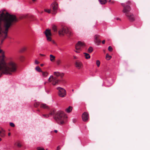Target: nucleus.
Wrapping results in <instances>:
<instances>
[{
    "label": "nucleus",
    "instance_id": "nucleus-1",
    "mask_svg": "<svg viewBox=\"0 0 150 150\" xmlns=\"http://www.w3.org/2000/svg\"><path fill=\"white\" fill-rule=\"evenodd\" d=\"M18 21L16 16L4 11L0 15V38L1 43L7 37L9 29Z\"/></svg>",
    "mask_w": 150,
    "mask_h": 150
},
{
    "label": "nucleus",
    "instance_id": "nucleus-2",
    "mask_svg": "<svg viewBox=\"0 0 150 150\" xmlns=\"http://www.w3.org/2000/svg\"><path fill=\"white\" fill-rule=\"evenodd\" d=\"M5 58L4 52L0 49V77L3 74L11 75L16 70V64L12 61L6 63Z\"/></svg>",
    "mask_w": 150,
    "mask_h": 150
},
{
    "label": "nucleus",
    "instance_id": "nucleus-3",
    "mask_svg": "<svg viewBox=\"0 0 150 150\" xmlns=\"http://www.w3.org/2000/svg\"><path fill=\"white\" fill-rule=\"evenodd\" d=\"M48 114L49 115V116L54 115V118L59 124L62 125L64 124L66 121L67 117L62 111H58L56 113L54 110H51Z\"/></svg>",
    "mask_w": 150,
    "mask_h": 150
},
{
    "label": "nucleus",
    "instance_id": "nucleus-4",
    "mask_svg": "<svg viewBox=\"0 0 150 150\" xmlns=\"http://www.w3.org/2000/svg\"><path fill=\"white\" fill-rule=\"evenodd\" d=\"M54 76H51L48 79V81L51 82L53 86L58 85L61 82L64 81V80L62 79L64 76L63 73H61L58 72H54Z\"/></svg>",
    "mask_w": 150,
    "mask_h": 150
},
{
    "label": "nucleus",
    "instance_id": "nucleus-5",
    "mask_svg": "<svg viewBox=\"0 0 150 150\" xmlns=\"http://www.w3.org/2000/svg\"><path fill=\"white\" fill-rule=\"evenodd\" d=\"M121 5L123 7V12L125 13V16L130 21H134L135 20L134 16L133 14L129 12L131 10L130 6H125L124 4H121Z\"/></svg>",
    "mask_w": 150,
    "mask_h": 150
},
{
    "label": "nucleus",
    "instance_id": "nucleus-6",
    "mask_svg": "<svg viewBox=\"0 0 150 150\" xmlns=\"http://www.w3.org/2000/svg\"><path fill=\"white\" fill-rule=\"evenodd\" d=\"M59 34L60 35H64V34H65L68 36H71L72 34L71 32L66 27L62 28L59 31Z\"/></svg>",
    "mask_w": 150,
    "mask_h": 150
},
{
    "label": "nucleus",
    "instance_id": "nucleus-7",
    "mask_svg": "<svg viewBox=\"0 0 150 150\" xmlns=\"http://www.w3.org/2000/svg\"><path fill=\"white\" fill-rule=\"evenodd\" d=\"M56 89L58 91L57 93L59 96L64 98L66 96L67 92L64 88L61 87H57Z\"/></svg>",
    "mask_w": 150,
    "mask_h": 150
},
{
    "label": "nucleus",
    "instance_id": "nucleus-8",
    "mask_svg": "<svg viewBox=\"0 0 150 150\" xmlns=\"http://www.w3.org/2000/svg\"><path fill=\"white\" fill-rule=\"evenodd\" d=\"M58 8V5L55 2L52 4L51 5V8L52 10V14L55 15L57 13V11Z\"/></svg>",
    "mask_w": 150,
    "mask_h": 150
},
{
    "label": "nucleus",
    "instance_id": "nucleus-9",
    "mask_svg": "<svg viewBox=\"0 0 150 150\" xmlns=\"http://www.w3.org/2000/svg\"><path fill=\"white\" fill-rule=\"evenodd\" d=\"M85 46V43L80 41H78L75 45V49L77 50H81L82 48Z\"/></svg>",
    "mask_w": 150,
    "mask_h": 150
},
{
    "label": "nucleus",
    "instance_id": "nucleus-10",
    "mask_svg": "<svg viewBox=\"0 0 150 150\" xmlns=\"http://www.w3.org/2000/svg\"><path fill=\"white\" fill-rule=\"evenodd\" d=\"M45 34L47 38V40L48 41H51V36H52L50 30L49 29H46L45 32Z\"/></svg>",
    "mask_w": 150,
    "mask_h": 150
},
{
    "label": "nucleus",
    "instance_id": "nucleus-11",
    "mask_svg": "<svg viewBox=\"0 0 150 150\" xmlns=\"http://www.w3.org/2000/svg\"><path fill=\"white\" fill-rule=\"evenodd\" d=\"M89 117L88 114L86 112H84L82 115V119L84 122H86L88 120Z\"/></svg>",
    "mask_w": 150,
    "mask_h": 150
},
{
    "label": "nucleus",
    "instance_id": "nucleus-12",
    "mask_svg": "<svg viewBox=\"0 0 150 150\" xmlns=\"http://www.w3.org/2000/svg\"><path fill=\"white\" fill-rule=\"evenodd\" d=\"M100 35H96L94 36V41L95 43L98 45L101 42V41L99 39Z\"/></svg>",
    "mask_w": 150,
    "mask_h": 150
},
{
    "label": "nucleus",
    "instance_id": "nucleus-13",
    "mask_svg": "<svg viewBox=\"0 0 150 150\" xmlns=\"http://www.w3.org/2000/svg\"><path fill=\"white\" fill-rule=\"evenodd\" d=\"M75 65L76 67L78 69L81 68L83 66L82 63L79 60H76L75 62Z\"/></svg>",
    "mask_w": 150,
    "mask_h": 150
},
{
    "label": "nucleus",
    "instance_id": "nucleus-14",
    "mask_svg": "<svg viewBox=\"0 0 150 150\" xmlns=\"http://www.w3.org/2000/svg\"><path fill=\"white\" fill-rule=\"evenodd\" d=\"M5 131L2 128L0 127V136L1 137H5Z\"/></svg>",
    "mask_w": 150,
    "mask_h": 150
},
{
    "label": "nucleus",
    "instance_id": "nucleus-15",
    "mask_svg": "<svg viewBox=\"0 0 150 150\" xmlns=\"http://www.w3.org/2000/svg\"><path fill=\"white\" fill-rule=\"evenodd\" d=\"M40 107L44 109H49V107L45 104L42 103L40 105Z\"/></svg>",
    "mask_w": 150,
    "mask_h": 150
},
{
    "label": "nucleus",
    "instance_id": "nucleus-16",
    "mask_svg": "<svg viewBox=\"0 0 150 150\" xmlns=\"http://www.w3.org/2000/svg\"><path fill=\"white\" fill-rule=\"evenodd\" d=\"M72 107L70 106L65 109V111L69 113L71 112L72 110Z\"/></svg>",
    "mask_w": 150,
    "mask_h": 150
},
{
    "label": "nucleus",
    "instance_id": "nucleus-17",
    "mask_svg": "<svg viewBox=\"0 0 150 150\" xmlns=\"http://www.w3.org/2000/svg\"><path fill=\"white\" fill-rule=\"evenodd\" d=\"M50 60L52 62H54L55 59V57L52 54H50Z\"/></svg>",
    "mask_w": 150,
    "mask_h": 150
},
{
    "label": "nucleus",
    "instance_id": "nucleus-18",
    "mask_svg": "<svg viewBox=\"0 0 150 150\" xmlns=\"http://www.w3.org/2000/svg\"><path fill=\"white\" fill-rule=\"evenodd\" d=\"M98 1L101 4H105L107 1V0H98Z\"/></svg>",
    "mask_w": 150,
    "mask_h": 150
},
{
    "label": "nucleus",
    "instance_id": "nucleus-19",
    "mask_svg": "<svg viewBox=\"0 0 150 150\" xmlns=\"http://www.w3.org/2000/svg\"><path fill=\"white\" fill-rule=\"evenodd\" d=\"M41 72L42 73V76L44 77H46L48 74V73L47 71L43 72L42 71Z\"/></svg>",
    "mask_w": 150,
    "mask_h": 150
},
{
    "label": "nucleus",
    "instance_id": "nucleus-20",
    "mask_svg": "<svg viewBox=\"0 0 150 150\" xmlns=\"http://www.w3.org/2000/svg\"><path fill=\"white\" fill-rule=\"evenodd\" d=\"M84 54H85V56L86 59H88L90 58V56L89 54L86 53H84Z\"/></svg>",
    "mask_w": 150,
    "mask_h": 150
},
{
    "label": "nucleus",
    "instance_id": "nucleus-21",
    "mask_svg": "<svg viewBox=\"0 0 150 150\" xmlns=\"http://www.w3.org/2000/svg\"><path fill=\"white\" fill-rule=\"evenodd\" d=\"M35 69L36 71L39 72H42V71L41 70L39 66H37L35 68Z\"/></svg>",
    "mask_w": 150,
    "mask_h": 150
},
{
    "label": "nucleus",
    "instance_id": "nucleus-22",
    "mask_svg": "<svg viewBox=\"0 0 150 150\" xmlns=\"http://www.w3.org/2000/svg\"><path fill=\"white\" fill-rule=\"evenodd\" d=\"M111 58V56L109 55L108 54H107L106 55V59L109 60Z\"/></svg>",
    "mask_w": 150,
    "mask_h": 150
},
{
    "label": "nucleus",
    "instance_id": "nucleus-23",
    "mask_svg": "<svg viewBox=\"0 0 150 150\" xmlns=\"http://www.w3.org/2000/svg\"><path fill=\"white\" fill-rule=\"evenodd\" d=\"M93 51V49L92 47H89L88 50V52L89 53H91Z\"/></svg>",
    "mask_w": 150,
    "mask_h": 150
},
{
    "label": "nucleus",
    "instance_id": "nucleus-24",
    "mask_svg": "<svg viewBox=\"0 0 150 150\" xmlns=\"http://www.w3.org/2000/svg\"><path fill=\"white\" fill-rule=\"evenodd\" d=\"M52 30L55 32H56L57 31V28L56 26L54 25L53 26Z\"/></svg>",
    "mask_w": 150,
    "mask_h": 150
},
{
    "label": "nucleus",
    "instance_id": "nucleus-25",
    "mask_svg": "<svg viewBox=\"0 0 150 150\" xmlns=\"http://www.w3.org/2000/svg\"><path fill=\"white\" fill-rule=\"evenodd\" d=\"M42 116L44 118H48L49 117V115L48 114H42Z\"/></svg>",
    "mask_w": 150,
    "mask_h": 150
},
{
    "label": "nucleus",
    "instance_id": "nucleus-26",
    "mask_svg": "<svg viewBox=\"0 0 150 150\" xmlns=\"http://www.w3.org/2000/svg\"><path fill=\"white\" fill-rule=\"evenodd\" d=\"M40 105L39 103L36 102L34 104V106L35 107L37 108Z\"/></svg>",
    "mask_w": 150,
    "mask_h": 150
},
{
    "label": "nucleus",
    "instance_id": "nucleus-27",
    "mask_svg": "<svg viewBox=\"0 0 150 150\" xmlns=\"http://www.w3.org/2000/svg\"><path fill=\"white\" fill-rule=\"evenodd\" d=\"M44 11L45 12L48 13H51V10L50 9H44Z\"/></svg>",
    "mask_w": 150,
    "mask_h": 150
},
{
    "label": "nucleus",
    "instance_id": "nucleus-28",
    "mask_svg": "<svg viewBox=\"0 0 150 150\" xmlns=\"http://www.w3.org/2000/svg\"><path fill=\"white\" fill-rule=\"evenodd\" d=\"M96 64L98 67H99L100 64V62L98 60H97L96 61Z\"/></svg>",
    "mask_w": 150,
    "mask_h": 150
},
{
    "label": "nucleus",
    "instance_id": "nucleus-29",
    "mask_svg": "<svg viewBox=\"0 0 150 150\" xmlns=\"http://www.w3.org/2000/svg\"><path fill=\"white\" fill-rule=\"evenodd\" d=\"M36 149L37 150H45L44 148L42 147H38Z\"/></svg>",
    "mask_w": 150,
    "mask_h": 150
},
{
    "label": "nucleus",
    "instance_id": "nucleus-30",
    "mask_svg": "<svg viewBox=\"0 0 150 150\" xmlns=\"http://www.w3.org/2000/svg\"><path fill=\"white\" fill-rule=\"evenodd\" d=\"M123 4H125V6H126L127 5L129 6V5L130 4H131V2L130 1H128L126 3V4L125 3Z\"/></svg>",
    "mask_w": 150,
    "mask_h": 150
},
{
    "label": "nucleus",
    "instance_id": "nucleus-31",
    "mask_svg": "<svg viewBox=\"0 0 150 150\" xmlns=\"http://www.w3.org/2000/svg\"><path fill=\"white\" fill-rule=\"evenodd\" d=\"M61 61L60 59H58L57 61V65H59L61 63Z\"/></svg>",
    "mask_w": 150,
    "mask_h": 150
},
{
    "label": "nucleus",
    "instance_id": "nucleus-32",
    "mask_svg": "<svg viewBox=\"0 0 150 150\" xmlns=\"http://www.w3.org/2000/svg\"><path fill=\"white\" fill-rule=\"evenodd\" d=\"M108 50L110 52H112V51L113 49L111 46H109L108 47Z\"/></svg>",
    "mask_w": 150,
    "mask_h": 150
},
{
    "label": "nucleus",
    "instance_id": "nucleus-33",
    "mask_svg": "<svg viewBox=\"0 0 150 150\" xmlns=\"http://www.w3.org/2000/svg\"><path fill=\"white\" fill-rule=\"evenodd\" d=\"M26 48L25 47H23L20 50V52H23L24 51L26 50Z\"/></svg>",
    "mask_w": 150,
    "mask_h": 150
},
{
    "label": "nucleus",
    "instance_id": "nucleus-34",
    "mask_svg": "<svg viewBox=\"0 0 150 150\" xmlns=\"http://www.w3.org/2000/svg\"><path fill=\"white\" fill-rule=\"evenodd\" d=\"M10 126L13 127H15V125L12 122H11L10 123Z\"/></svg>",
    "mask_w": 150,
    "mask_h": 150
},
{
    "label": "nucleus",
    "instance_id": "nucleus-35",
    "mask_svg": "<svg viewBox=\"0 0 150 150\" xmlns=\"http://www.w3.org/2000/svg\"><path fill=\"white\" fill-rule=\"evenodd\" d=\"M17 146L18 147H21L22 146V145L19 143H17Z\"/></svg>",
    "mask_w": 150,
    "mask_h": 150
},
{
    "label": "nucleus",
    "instance_id": "nucleus-36",
    "mask_svg": "<svg viewBox=\"0 0 150 150\" xmlns=\"http://www.w3.org/2000/svg\"><path fill=\"white\" fill-rule=\"evenodd\" d=\"M20 60L22 61H23L24 59V57L23 56H21L20 57Z\"/></svg>",
    "mask_w": 150,
    "mask_h": 150
},
{
    "label": "nucleus",
    "instance_id": "nucleus-37",
    "mask_svg": "<svg viewBox=\"0 0 150 150\" xmlns=\"http://www.w3.org/2000/svg\"><path fill=\"white\" fill-rule=\"evenodd\" d=\"M40 63L39 62H38V61H37L36 60H35V64H38Z\"/></svg>",
    "mask_w": 150,
    "mask_h": 150
},
{
    "label": "nucleus",
    "instance_id": "nucleus-38",
    "mask_svg": "<svg viewBox=\"0 0 150 150\" xmlns=\"http://www.w3.org/2000/svg\"><path fill=\"white\" fill-rule=\"evenodd\" d=\"M81 50H75V52H76L77 53H79L80 52V51Z\"/></svg>",
    "mask_w": 150,
    "mask_h": 150
},
{
    "label": "nucleus",
    "instance_id": "nucleus-39",
    "mask_svg": "<svg viewBox=\"0 0 150 150\" xmlns=\"http://www.w3.org/2000/svg\"><path fill=\"white\" fill-rule=\"evenodd\" d=\"M60 149V148L59 146H58L57 149V150H59Z\"/></svg>",
    "mask_w": 150,
    "mask_h": 150
},
{
    "label": "nucleus",
    "instance_id": "nucleus-40",
    "mask_svg": "<svg viewBox=\"0 0 150 150\" xmlns=\"http://www.w3.org/2000/svg\"><path fill=\"white\" fill-rule=\"evenodd\" d=\"M76 121V120L75 119H74L73 120V122L74 123H75Z\"/></svg>",
    "mask_w": 150,
    "mask_h": 150
},
{
    "label": "nucleus",
    "instance_id": "nucleus-41",
    "mask_svg": "<svg viewBox=\"0 0 150 150\" xmlns=\"http://www.w3.org/2000/svg\"><path fill=\"white\" fill-rule=\"evenodd\" d=\"M51 41H52V42L53 44H55V42L54 41V40H51Z\"/></svg>",
    "mask_w": 150,
    "mask_h": 150
},
{
    "label": "nucleus",
    "instance_id": "nucleus-42",
    "mask_svg": "<svg viewBox=\"0 0 150 150\" xmlns=\"http://www.w3.org/2000/svg\"><path fill=\"white\" fill-rule=\"evenodd\" d=\"M105 40H103L102 41V43L103 44H104L105 43Z\"/></svg>",
    "mask_w": 150,
    "mask_h": 150
},
{
    "label": "nucleus",
    "instance_id": "nucleus-43",
    "mask_svg": "<svg viewBox=\"0 0 150 150\" xmlns=\"http://www.w3.org/2000/svg\"><path fill=\"white\" fill-rule=\"evenodd\" d=\"M115 3V1H111V2L110 3L112 4H113Z\"/></svg>",
    "mask_w": 150,
    "mask_h": 150
},
{
    "label": "nucleus",
    "instance_id": "nucleus-44",
    "mask_svg": "<svg viewBox=\"0 0 150 150\" xmlns=\"http://www.w3.org/2000/svg\"><path fill=\"white\" fill-rule=\"evenodd\" d=\"M40 56H45V55H44V54H40Z\"/></svg>",
    "mask_w": 150,
    "mask_h": 150
},
{
    "label": "nucleus",
    "instance_id": "nucleus-45",
    "mask_svg": "<svg viewBox=\"0 0 150 150\" xmlns=\"http://www.w3.org/2000/svg\"><path fill=\"white\" fill-rule=\"evenodd\" d=\"M74 59H76L77 57L75 56H74Z\"/></svg>",
    "mask_w": 150,
    "mask_h": 150
},
{
    "label": "nucleus",
    "instance_id": "nucleus-46",
    "mask_svg": "<svg viewBox=\"0 0 150 150\" xmlns=\"http://www.w3.org/2000/svg\"><path fill=\"white\" fill-rule=\"evenodd\" d=\"M54 131L56 133H57V130H54Z\"/></svg>",
    "mask_w": 150,
    "mask_h": 150
},
{
    "label": "nucleus",
    "instance_id": "nucleus-47",
    "mask_svg": "<svg viewBox=\"0 0 150 150\" xmlns=\"http://www.w3.org/2000/svg\"><path fill=\"white\" fill-rule=\"evenodd\" d=\"M116 19H117V20H120V18H117Z\"/></svg>",
    "mask_w": 150,
    "mask_h": 150
},
{
    "label": "nucleus",
    "instance_id": "nucleus-48",
    "mask_svg": "<svg viewBox=\"0 0 150 150\" xmlns=\"http://www.w3.org/2000/svg\"><path fill=\"white\" fill-rule=\"evenodd\" d=\"M43 65H44V64H40V66L41 67L43 66Z\"/></svg>",
    "mask_w": 150,
    "mask_h": 150
},
{
    "label": "nucleus",
    "instance_id": "nucleus-49",
    "mask_svg": "<svg viewBox=\"0 0 150 150\" xmlns=\"http://www.w3.org/2000/svg\"><path fill=\"white\" fill-rule=\"evenodd\" d=\"M8 135L9 136H10L11 135V133H8Z\"/></svg>",
    "mask_w": 150,
    "mask_h": 150
},
{
    "label": "nucleus",
    "instance_id": "nucleus-50",
    "mask_svg": "<svg viewBox=\"0 0 150 150\" xmlns=\"http://www.w3.org/2000/svg\"><path fill=\"white\" fill-rule=\"evenodd\" d=\"M111 1H111V0H109V1L108 2H110V3L111 2Z\"/></svg>",
    "mask_w": 150,
    "mask_h": 150
},
{
    "label": "nucleus",
    "instance_id": "nucleus-51",
    "mask_svg": "<svg viewBox=\"0 0 150 150\" xmlns=\"http://www.w3.org/2000/svg\"><path fill=\"white\" fill-rule=\"evenodd\" d=\"M32 1H33V2H35V1H36V0H32Z\"/></svg>",
    "mask_w": 150,
    "mask_h": 150
},
{
    "label": "nucleus",
    "instance_id": "nucleus-52",
    "mask_svg": "<svg viewBox=\"0 0 150 150\" xmlns=\"http://www.w3.org/2000/svg\"><path fill=\"white\" fill-rule=\"evenodd\" d=\"M1 139L0 137V141H1Z\"/></svg>",
    "mask_w": 150,
    "mask_h": 150
},
{
    "label": "nucleus",
    "instance_id": "nucleus-53",
    "mask_svg": "<svg viewBox=\"0 0 150 150\" xmlns=\"http://www.w3.org/2000/svg\"><path fill=\"white\" fill-rule=\"evenodd\" d=\"M37 111H39V112H40V110H37Z\"/></svg>",
    "mask_w": 150,
    "mask_h": 150
},
{
    "label": "nucleus",
    "instance_id": "nucleus-54",
    "mask_svg": "<svg viewBox=\"0 0 150 150\" xmlns=\"http://www.w3.org/2000/svg\"><path fill=\"white\" fill-rule=\"evenodd\" d=\"M46 83H47L46 82H45V83H44V84H45Z\"/></svg>",
    "mask_w": 150,
    "mask_h": 150
},
{
    "label": "nucleus",
    "instance_id": "nucleus-55",
    "mask_svg": "<svg viewBox=\"0 0 150 150\" xmlns=\"http://www.w3.org/2000/svg\"><path fill=\"white\" fill-rule=\"evenodd\" d=\"M43 13V12L42 11V12H41V13Z\"/></svg>",
    "mask_w": 150,
    "mask_h": 150
},
{
    "label": "nucleus",
    "instance_id": "nucleus-56",
    "mask_svg": "<svg viewBox=\"0 0 150 150\" xmlns=\"http://www.w3.org/2000/svg\"><path fill=\"white\" fill-rule=\"evenodd\" d=\"M72 91H74V90L73 89V90H72Z\"/></svg>",
    "mask_w": 150,
    "mask_h": 150
},
{
    "label": "nucleus",
    "instance_id": "nucleus-57",
    "mask_svg": "<svg viewBox=\"0 0 150 150\" xmlns=\"http://www.w3.org/2000/svg\"><path fill=\"white\" fill-rule=\"evenodd\" d=\"M105 52V50H104V52Z\"/></svg>",
    "mask_w": 150,
    "mask_h": 150
}]
</instances>
